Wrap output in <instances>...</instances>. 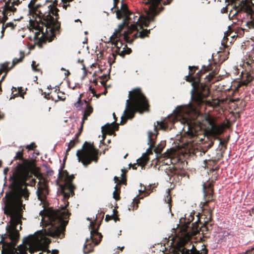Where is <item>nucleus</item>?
I'll list each match as a JSON object with an SVG mask.
<instances>
[{
    "instance_id": "nucleus-1",
    "label": "nucleus",
    "mask_w": 254,
    "mask_h": 254,
    "mask_svg": "<svg viewBox=\"0 0 254 254\" xmlns=\"http://www.w3.org/2000/svg\"><path fill=\"white\" fill-rule=\"evenodd\" d=\"M34 0H31L28 7L37 17L35 20H30L28 28L34 33L35 39H51L54 36V32L60 27L57 20L59 10L56 7V1L53 3L47 2L39 8H33Z\"/></svg>"
},
{
    "instance_id": "nucleus-37",
    "label": "nucleus",
    "mask_w": 254,
    "mask_h": 254,
    "mask_svg": "<svg viewBox=\"0 0 254 254\" xmlns=\"http://www.w3.org/2000/svg\"><path fill=\"white\" fill-rule=\"evenodd\" d=\"M110 74L108 73V71H107V74H104L102 76L100 77V78L102 79L101 81V84L103 85H105L106 84V82L110 78Z\"/></svg>"
},
{
    "instance_id": "nucleus-5",
    "label": "nucleus",
    "mask_w": 254,
    "mask_h": 254,
    "mask_svg": "<svg viewBox=\"0 0 254 254\" xmlns=\"http://www.w3.org/2000/svg\"><path fill=\"white\" fill-rule=\"evenodd\" d=\"M171 0H142V2L149 4V9L146 11V16H140L139 18L137 16L133 17L134 19V23L131 24L129 27L127 31L125 32L123 35L125 40L127 41V35L131 32L132 31L136 30L137 32L134 34L135 37L138 36L141 38L147 35L149 31L147 30H143L139 32L143 26H147L150 21L153 20V17L157 14V8L159 3L161 2L164 4H168L170 2Z\"/></svg>"
},
{
    "instance_id": "nucleus-53",
    "label": "nucleus",
    "mask_w": 254,
    "mask_h": 254,
    "mask_svg": "<svg viewBox=\"0 0 254 254\" xmlns=\"http://www.w3.org/2000/svg\"><path fill=\"white\" fill-rule=\"evenodd\" d=\"M207 250L206 248H203L201 250V252H199V254H207Z\"/></svg>"
},
{
    "instance_id": "nucleus-10",
    "label": "nucleus",
    "mask_w": 254,
    "mask_h": 254,
    "mask_svg": "<svg viewBox=\"0 0 254 254\" xmlns=\"http://www.w3.org/2000/svg\"><path fill=\"white\" fill-rule=\"evenodd\" d=\"M213 182H207L203 183V190L204 193V199L205 201L203 202V207L204 210L207 211L208 217H206L207 220L203 224L204 228H206L207 231L210 229L211 224L209 222L212 220V212L214 208V205L212 206L209 205V203L214 200V196L213 195Z\"/></svg>"
},
{
    "instance_id": "nucleus-50",
    "label": "nucleus",
    "mask_w": 254,
    "mask_h": 254,
    "mask_svg": "<svg viewBox=\"0 0 254 254\" xmlns=\"http://www.w3.org/2000/svg\"><path fill=\"white\" fill-rule=\"evenodd\" d=\"M36 180L35 179H32L30 181V183L29 184L28 183L29 185L28 186H31V187L34 186L36 184Z\"/></svg>"
},
{
    "instance_id": "nucleus-58",
    "label": "nucleus",
    "mask_w": 254,
    "mask_h": 254,
    "mask_svg": "<svg viewBox=\"0 0 254 254\" xmlns=\"http://www.w3.org/2000/svg\"><path fill=\"white\" fill-rule=\"evenodd\" d=\"M102 67L103 66L101 65V64L99 65V68L101 72H103L104 70L105 69V68H103Z\"/></svg>"
},
{
    "instance_id": "nucleus-34",
    "label": "nucleus",
    "mask_w": 254,
    "mask_h": 254,
    "mask_svg": "<svg viewBox=\"0 0 254 254\" xmlns=\"http://www.w3.org/2000/svg\"><path fill=\"white\" fill-rule=\"evenodd\" d=\"M37 147V145H36L35 142H32L29 145H26L24 146H19V148H23V149L25 148L28 150V151L30 150L35 151V149Z\"/></svg>"
},
{
    "instance_id": "nucleus-13",
    "label": "nucleus",
    "mask_w": 254,
    "mask_h": 254,
    "mask_svg": "<svg viewBox=\"0 0 254 254\" xmlns=\"http://www.w3.org/2000/svg\"><path fill=\"white\" fill-rule=\"evenodd\" d=\"M246 60L243 64L244 70L241 72V78L237 85V88L243 85L247 86L254 79V76L251 74V72L253 71L252 64L254 63V49H252Z\"/></svg>"
},
{
    "instance_id": "nucleus-38",
    "label": "nucleus",
    "mask_w": 254,
    "mask_h": 254,
    "mask_svg": "<svg viewBox=\"0 0 254 254\" xmlns=\"http://www.w3.org/2000/svg\"><path fill=\"white\" fill-rule=\"evenodd\" d=\"M84 104V100H82L81 99H80V98H78V100L77 102L74 103V105L77 109L80 110Z\"/></svg>"
},
{
    "instance_id": "nucleus-40",
    "label": "nucleus",
    "mask_w": 254,
    "mask_h": 254,
    "mask_svg": "<svg viewBox=\"0 0 254 254\" xmlns=\"http://www.w3.org/2000/svg\"><path fill=\"white\" fill-rule=\"evenodd\" d=\"M139 202L138 199H136L135 198L133 199V202H132V205H130V207H129L128 209L129 210L134 209H136L138 208V203Z\"/></svg>"
},
{
    "instance_id": "nucleus-15",
    "label": "nucleus",
    "mask_w": 254,
    "mask_h": 254,
    "mask_svg": "<svg viewBox=\"0 0 254 254\" xmlns=\"http://www.w3.org/2000/svg\"><path fill=\"white\" fill-rule=\"evenodd\" d=\"M124 50L122 51H120V49H117L115 51H113L111 55L108 58V62L110 65V68L108 69V73L109 74L111 70L112 64L115 62L116 56L120 55L123 58H124L126 55L130 54L132 51L131 49H123Z\"/></svg>"
},
{
    "instance_id": "nucleus-59",
    "label": "nucleus",
    "mask_w": 254,
    "mask_h": 254,
    "mask_svg": "<svg viewBox=\"0 0 254 254\" xmlns=\"http://www.w3.org/2000/svg\"><path fill=\"white\" fill-rule=\"evenodd\" d=\"M80 134H81L80 132H78V133H77L75 135V137L74 139H79L78 137L80 135Z\"/></svg>"
},
{
    "instance_id": "nucleus-6",
    "label": "nucleus",
    "mask_w": 254,
    "mask_h": 254,
    "mask_svg": "<svg viewBox=\"0 0 254 254\" xmlns=\"http://www.w3.org/2000/svg\"><path fill=\"white\" fill-rule=\"evenodd\" d=\"M129 99L126 101V109L122 117L121 124H125L127 119H132L136 112L142 113L149 108L148 101L140 88L129 91Z\"/></svg>"
},
{
    "instance_id": "nucleus-35",
    "label": "nucleus",
    "mask_w": 254,
    "mask_h": 254,
    "mask_svg": "<svg viewBox=\"0 0 254 254\" xmlns=\"http://www.w3.org/2000/svg\"><path fill=\"white\" fill-rule=\"evenodd\" d=\"M120 188H119L117 185L115 187V190L113 192V197L116 200L120 199Z\"/></svg>"
},
{
    "instance_id": "nucleus-20",
    "label": "nucleus",
    "mask_w": 254,
    "mask_h": 254,
    "mask_svg": "<svg viewBox=\"0 0 254 254\" xmlns=\"http://www.w3.org/2000/svg\"><path fill=\"white\" fill-rule=\"evenodd\" d=\"M118 128L119 125L118 124H114V123L111 124H107L104 127H102V132L103 134V139L105 138L106 134L112 135L114 132V131L118 130Z\"/></svg>"
},
{
    "instance_id": "nucleus-48",
    "label": "nucleus",
    "mask_w": 254,
    "mask_h": 254,
    "mask_svg": "<svg viewBox=\"0 0 254 254\" xmlns=\"http://www.w3.org/2000/svg\"><path fill=\"white\" fill-rule=\"evenodd\" d=\"M45 96L44 97L48 99H51L52 100L55 101V102H57L56 99H55L52 96H51L49 93L46 94L45 92L44 93Z\"/></svg>"
},
{
    "instance_id": "nucleus-57",
    "label": "nucleus",
    "mask_w": 254,
    "mask_h": 254,
    "mask_svg": "<svg viewBox=\"0 0 254 254\" xmlns=\"http://www.w3.org/2000/svg\"><path fill=\"white\" fill-rule=\"evenodd\" d=\"M51 254H59V251L57 250H54L52 251Z\"/></svg>"
},
{
    "instance_id": "nucleus-29",
    "label": "nucleus",
    "mask_w": 254,
    "mask_h": 254,
    "mask_svg": "<svg viewBox=\"0 0 254 254\" xmlns=\"http://www.w3.org/2000/svg\"><path fill=\"white\" fill-rule=\"evenodd\" d=\"M92 243L93 242L91 241L86 239V242L84 245L83 249L85 254H88L93 251V247L95 245H93Z\"/></svg>"
},
{
    "instance_id": "nucleus-2",
    "label": "nucleus",
    "mask_w": 254,
    "mask_h": 254,
    "mask_svg": "<svg viewBox=\"0 0 254 254\" xmlns=\"http://www.w3.org/2000/svg\"><path fill=\"white\" fill-rule=\"evenodd\" d=\"M59 179H64V184L61 187L62 192L65 200L69 198L70 196L74 194L75 186L72 184V181L74 179L73 175H69L66 170L59 173ZM68 202L61 210H56L48 212V214L43 219H47L46 224L51 225L52 228L50 231V235L53 237L63 238L64 236L65 227L67 224L70 213L66 209L68 205Z\"/></svg>"
},
{
    "instance_id": "nucleus-33",
    "label": "nucleus",
    "mask_w": 254,
    "mask_h": 254,
    "mask_svg": "<svg viewBox=\"0 0 254 254\" xmlns=\"http://www.w3.org/2000/svg\"><path fill=\"white\" fill-rule=\"evenodd\" d=\"M79 142V139H73L70 141V142L68 144V147L66 150L65 155L64 158V160L66 159V156L68 154V152L73 148L76 144H78Z\"/></svg>"
},
{
    "instance_id": "nucleus-55",
    "label": "nucleus",
    "mask_w": 254,
    "mask_h": 254,
    "mask_svg": "<svg viewBox=\"0 0 254 254\" xmlns=\"http://www.w3.org/2000/svg\"><path fill=\"white\" fill-rule=\"evenodd\" d=\"M89 90L90 91H91V93L93 94V95H95V90L91 86L89 87Z\"/></svg>"
},
{
    "instance_id": "nucleus-14",
    "label": "nucleus",
    "mask_w": 254,
    "mask_h": 254,
    "mask_svg": "<svg viewBox=\"0 0 254 254\" xmlns=\"http://www.w3.org/2000/svg\"><path fill=\"white\" fill-rule=\"evenodd\" d=\"M190 108L186 106H180L177 107L174 111L175 120L178 121L182 120L185 122H187L191 110H194L195 107L190 105Z\"/></svg>"
},
{
    "instance_id": "nucleus-3",
    "label": "nucleus",
    "mask_w": 254,
    "mask_h": 254,
    "mask_svg": "<svg viewBox=\"0 0 254 254\" xmlns=\"http://www.w3.org/2000/svg\"><path fill=\"white\" fill-rule=\"evenodd\" d=\"M189 75L185 76V79L191 83V100L196 106H199L205 103L209 106L216 107L221 102H225V100L218 98L212 99L211 101L206 100V98L209 96L210 91L207 85L200 82L201 77L203 74L202 68L196 74V71L198 69L197 66H189Z\"/></svg>"
},
{
    "instance_id": "nucleus-28",
    "label": "nucleus",
    "mask_w": 254,
    "mask_h": 254,
    "mask_svg": "<svg viewBox=\"0 0 254 254\" xmlns=\"http://www.w3.org/2000/svg\"><path fill=\"white\" fill-rule=\"evenodd\" d=\"M221 51L217 52V55L219 59V62H224L228 58V55L229 52L228 51H226V49H220Z\"/></svg>"
},
{
    "instance_id": "nucleus-56",
    "label": "nucleus",
    "mask_w": 254,
    "mask_h": 254,
    "mask_svg": "<svg viewBox=\"0 0 254 254\" xmlns=\"http://www.w3.org/2000/svg\"><path fill=\"white\" fill-rule=\"evenodd\" d=\"M5 72V74H4V75H3V76H2L1 79V80H0V83H1V82L4 80V78H5V76H6L7 73L8 72Z\"/></svg>"
},
{
    "instance_id": "nucleus-46",
    "label": "nucleus",
    "mask_w": 254,
    "mask_h": 254,
    "mask_svg": "<svg viewBox=\"0 0 254 254\" xmlns=\"http://www.w3.org/2000/svg\"><path fill=\"white\" fill-rule=\"evenodd\" d=\"M220 144L222 145V147L224 148V149H226L227 148V141L225 139H220Z\"/></svg>"
},
{
    "instance_id": "nucleus-19",
    "label": "nucleus",
    "mask_w": 254,
    "mask_h": 254,
    "mask_svg": "<svg viewBox=\"0 0 254 254\" xmlns=\"http://www.w3.org/2000/svg\"><path fill=\"white\" fill-rule=\"evenodd\" d=\"M48 187V183L45 184L44 181L43 185H40L38 187L37 190L38 198L41 201L46 198L47 195L49 193Z\"/></svg>"
},
{
    "instance_id": "nucleus-61",
    "label": "nucleus",
    "mask_w": 254,
    "mask_h": 254,
    "mask_svg": "<svg viewBox=\"0 0 254 254\" xmlns=\"http://www.w3.org/2000/svg\"><path fill=\"white\" fill-rule=\"evenodd\" d=\"M113 115L114 118L115 119V121L113 123H114V124H115V122L117 121V118L116 117L115 114L114 113H113Z\"/></svg>"
},
{
    "instance_id": "nucleus-52",
    "label": "nucleus",
    "mask_w": 254,
    "mask_h": 254,
    "mask_svg": "<svg viewBox=\"0 0 254 254\" xmlns=\"http://www.w3.org/2000/svg\"><path fill=\"white\" fill-rule=\"evenodd\" d=\"M78 62L79 63H80V64H82V66H83L82 69L85 70V65L83 64L84 60L83 59H79L78 60Z\"/></svg>"
},
{
    "instance_id": "nucleus-49",
    "label": "nucleus",
    "mask_w": 254,
    "mask_h": 254,
    "mask_svg": "<svg viewBox=\"0 0 254 254\" xmlns=\"http://www.w3.org/2000/svg\"><path fill=\"white\" fill-rule=\"evenodd\" d=\"M115 220V217H114V215H106L105 217V221L108 222L111 220Z\"/></svg>"
},
{
    "instance_id": "nucleus-18",
    "label": "nucleus",
    "mask_w": 254,
    "mask_h": 254,
    "mask_svg": "<svg viewBox=\"0 0 254 254\" xmlns=\"http://www.w3.org/2000/svg\"><path fill=\"white\" fill-rule=\"evenodd\" d=\"M90 238L91 241L94 243V245H98L101 241L102 235L98 231V229L95 228V223L93 222H91L90 225Z\"/></svg>"
},
{
    "instance_id": "nucleus-62",
    "label": "nucleus",
    "mask_w": 254,
    "mask_h": 254,
    "mask_svg": "<svg viewBox=\"0 0 254 254\" xmlns=\"http://www.w3.org/2000/svg\"><path fill=\"white\" fill-rule=\"evenodd\" d=\"M4 117V114L1 113L0 111V120L3 119Z\"/></svg>"
},
{
    "instance_id": "nucleus-17",
    "label": "nucleus",
    "mask_w": 254,
    "mask_h": 254,
    "mask_svg": "<svg viewBox=\"0 0 254 254\" xmlns=\"http://www.w3.org/2000/svg\"><path fill=\"white\" fill-rule=\"evenodd\" d=\"M19 3V0H16L12 1H11V0H9L8 1L5 2L4 9L2 12L3 18L1 21L2 22H4L7 19V17L6 15L7 14V12L8 11L14 12L15 11L16 8L14 7V5H18Z\"/></svg>"
},
{
    "instance_id": "nucleus-54",
    "label": "nucleus",
    "mask_w": 254,
    "mask_h": 254,
    "mask_svg": "<svg viewBox=\"0 0 254 254\" xmlns=\"http://www.w3.org/2000/svg\"><path fill=\"white\" fill-rule=\"evenodd\" d=\"M129 166H131L132 168H133V169H134V170H136L137 169V167L138 166V164H137V163L136 164H134L133 165L130 164Z\"/></svg>"
},
{
    "instance_id": "nucleus-22",
    "label": "nucleus",
    "mask_w": 254,
    "mask_h": 254,
    "mask_svg": "<svg viewBox=\"0 0 254 254\" xmlns=\"http://www.w3.org/2000/svg\"><path fill=\"white\" fill-rule=\"evenodd\" d=\"M84 102L85 107L83 108L82 123H84V122L87 120L88 117L93 112V108L91 104L85 100H84Z\"/></svg>"
},
{
    "instance_id": "nucleus-23",
    "label": "nucleus",
    "mask_w": 254,
    "mask_h": 254,
    "mask_svg": "<svg viewBox=\"0 0 254 254\" xmlns=\"http://www.w3.org/2000/svg\"><path fill=\"white\" fill-rule=\"evenodd\" d=\"M218 159H212L205 160L204 161L205 167L209 169L210 172H214L219 169V167L217 165Z\"/></svg>"
},
{
    "instance_id": "nucleus-36",
    "label": "nucleus",
    "mask_w": 254,
    "mask_h": 254,
    "mask_svg": "<svg viewBox=\"0 0 254 254\" xmlns=\"http://www.w3.org/2000/svg\"><path fill=\"white\" fill-rule=\"evenodd\" d=\"M164 147V143H161L158 144L156 147L154 146V151L157 154L161 153V152L162 151Z\"/></svg>"
},
{
    "instance_id": "nucleus-21",
    "label": "nucleus",
    "mask_w": 254,
    "mask_h": 254,
    "mask_svg": "<svg viewBox=\"0 0 254 254\" xmlns=\"http://www.w3.org/2000/svg\"><path fill=\"white\" fill-rule=\"evenodd\" d=\"M193 220V216L191 214H190L189 218L187 219L186 215L184 220V224L183 225L182 228L181 229L182 232L185 233L186 231L188 232H191L192 231H195L196 233L197 231L193 230V228L194 226V224H191L192 227H190V222Z\"/></svg>"
},
{
    "instance_id": "nucleus-7",
    "label": "nucleus",
    "mask_w": 254,
    "mask_h": 254,
    "mask_svg": "<svg viewBox=\"0 0 254 254\" xmlns=\"http://www.w3.org/2000/svg\"><path fill=\"white\" fill-rule=\"evenodd\" d=\"M175 151L174 149L167 150L163 156L156 160V166H158L159 170H165L167 175L170 177L169 182H179L184 174V171L178 167V165L173 164L172 160Z\"/></svg>"
},
{
    "instance_id": "nucleus-30",
    "label": "nucleus",
    "mask_w": 254,
    "mask_h": 254,
    "mask_svg": "<svg viewBox=\"0 0 254 254\" xmlns=\"http://www.w3.org/2000/svg\"><path fill=\"white\" fill-rule=\"evenodd\" d=\"M20 57L19 59L14 58L12 60V63L11 66H9V64L8 65V68H9V71L13 68L16 64H18L20 62H21L25 57L24 53L23 52L20 51Z\"/></svg>"
},
{
    "instance_id": "nucleus-32",
    "label": "nucleus",
    "mask_w": 254,
    "mask_h": 254,
    "mask_svg": "<svg viewBox=\"0 0 254 254\" xmlns=\"http://www.w3.org/2000/svg\"><path fill=\"white\" fill-rule=\"evenodd\" d=\"M11 90L12 94H13L14 97L20 96V97L23 98L24 92L22 87H18V88L17 89L16 88L13 87Z\"/></svg>"
},
{
    "instance_id": "nucleus-8",
    "label": "nucleus",
    "mask_w": 254,
    "mask_h": 254,
    "mask_svg": "<svg viewBox=\"0 0 254 254\" xmlns=\"http://www.w3.org/2000/svg\"><path fill=\"white\" fill-rule=\"evenodd\" d=\"M15 153L13 161L19 160L16 163V166L12 168L10 176H13L16 180L23 181L30 174L31 171L35 168V161L32 159L24 158V149L20 148Z\"/></svg>"
},
{
    "instance_id": "nucleus-44",
    "label": "nucleus",
    "mask_w": 254,
    "mask_h": 254,
    "mask_svg": "<svg viewBox=\"0 0 254 254\" xmlns=\"http://www.w3.org/2000/svg\"><path fill=\"white\" fill-rule=\"evenodd\" d=\"M112 215H114V217H115V222H117V221L120 220V218H119L118 211L116 209H113Z\"/></svg>"
},
{
    "instance_id": "nucleus-60",
    "label": "nucleus",
    "mask_w": 254,
    "mask_h": 254,
    "mask_svg": "<svg viewBox=\"0 0 254 254\" xmlns=\"http://www.w3.org/2000/svg\"><path fill=\"white\" fill-rule=\"evenodd\" d=\"M83 124H84V123H82V122H81V127H80V128L79 129V132H80V133H81V132L82 131Z\"/></svg>"
},
{
    "instance_id": "nucleus-24",
    "label": "nucleus",
    "mask_w": 254,
    "mask_h": 254,
    "mask_svg": "<svg viewBox=\"0 0 254 254\" xmlns=\"http://www.w3.org/2000/svg\"><path fill=\"white\" fill-rule=\"evenodd\" d=\"M32 175H34L37 179L39 180L38 185H43L44 181L45 184L48 183L45 178L43 177V175L39 172V169L36 166V163L35 168L33 169V170L31 171L30 172L29 177H28V180L32 177Z\"/></svg>"
},
{
    "instance_id": "nucleus-51",
    "label": "nucleus",
    "mask_w": 254,
    "mask_h": 254,
    "mask_svg": "<svg viewBox=\"0 0 254 254\" xmlns=\"http://www.w3.org/2000/svg\"><path fill=\"white\" fill-rule=\"evenodd\" d=\"M35 62L33 61L32 64V67L34 70L37 71H39V69L37 68V65H35Z\"/></svg>"
},
{
    "instance_id": "nucleus-9",
    "label": "nucleus",
    "mask_w": 254,
    "mask_h": 254,
    "mask_svg": "<svg viewBox=\"0 0 254 254\" xmlns=\"http://www.w3.org/2000/svg\"><path fill=\"white\" fill-rule=\"evenodd\" d=\"M100 153L94 145L93 142L85 141L81 149L76 152V156L79 162L87 167L92 162L97 163Z\"/></svg>"
},
{
    "instance_id": "nucleus-41",
    "label": "nucleus",
    "mask_w": 254,
    "mask_h": 254,
    "mask_svg": "<svg viewBox=\"0 0 254 254\" xmlns=\"http://www.w3.org/2000/svg\"><path fill=\"white\" fill-rule=\"evenodd\" d=\"M57 102L59 100L64 101L65 99V96L64 92H61L59 90L57 92Z\"/></svg>"
},
{
    "instance_id": "nucleus-12",
    "label": "nucleus",
    "mask_w": 254,
    "mask_h": 254,
    "mask_svg": "<svg viewBox=\"0 0 254 254\" xmlns=\"http://www.w3.org/2000/svg\"><path fill=\"white\" fill-rule=\"evenodd\" d=\"M116 16L118 19L124 18L123 24L119 26L118 29L115 30L113 35L111 37L112 42L115 45L114 48H118L122 46V43L118 39L119 36H121V32L124 25L127 24L128 19H131V17H129V12L125 4H122L121 9L116 12Z\"/></svg>"
},
{
    "instance_id": "nucleus-39",
    "label": "nucleus",
    "mask_w": 254,
    "mask_h": 254,
    "mask_svg": "<svg viewBox=\"0 0 254 254\" xmlns=\"http://www.w3.org/2000/svg\"><path fill=\"white\" fill-rule=\"evenodd\" d=\"M165 201L167 203L169 204V207L170 209L171 207V206H172L171 205L172 197L170 195V192L169 190H168L167 195H166V196L165 198Z\"/></svg>"
},
{
    "instance_id": "nucleus-27",
    "label": "nucleus",
    "mask_w": 254,
    "mask_h": 254,
    "mask_svg": "<svg viewBox=\"0 0 254 254\" xmlns=\"http://www.w3.org/2000/svg\"><path fill=\"white\" fill-rule=\"evenodd\" d=\"M148 144L149 145V148L147 150L146 153L145 154L148 155L152 154V150L154 149V145L155 144V139L154 137L152 136V134L151 132H148Z\"/></svg>"
},
{
    "instance_id": "nucleus-43",
    "label": "nucleus",
    "mask_w": 254,
    "mask_h": 254,
    "mask_svg": "<svg viewBox=\"0 0 254 254\" xmlns=\"http://www.w3.org/2000/svg\"><path fill=\"white\" fill-rule=\"evenodd\" d=\"M7 27H9L10 28V29H12L14 28V25L11 22L6 23L4 26V25H3L2 28L1 32L3 33L4 32V29Z\"/></svg>"
},
{
    "instance_id": "nucleus-64",
    "label": "nucleus",
    "mask_w": 254,
    "mask_h": 254,
    "mask_svg": "<svg viewBox=\"0 0 254 254\" xmlns=\"http://www.w3.org/2000/svg\"><path fill=\"white\" fill-rule=\"evenodd\" d=\"M93 83L95 84V85H97V83H98V81L97 80V79H94L93 81Z\"/></svg>"
},
{
    "instance_id": "nucleus-31",
    "label": "nucleus",
    "mask_w": 254,
    "mask_h": 254,
    "mask_svg": "<svg viewBox=\"0 0 254 254\" xmlns=\"http://www.w3.org/2000/svg\"><path fill=\"white\" fill-rule=\"evenodd\" d=\"M148 156L147 154H144L141 157L137 160L138 166H145L148 161Z\"/></svg>"
},
{
    "instance_id": "nucleus-16",
    "label": "nucleus",
    "mask_w": 254,
    "mask_h": 254,
    "mask_svg": "<svg viewBox=\"0 0 254 254\" xmlns=\"http://www.w3.org/2000/svg\"><path fill=\"white\" fill-rule=\"evenodd\" d=\"M203 74H204L207 71H210L208 75L205 76L206 82H210L212 78L216 75L219 70V66L217 65L216 63H211L208 66H202Z\"/></svg>"
},
{
    "instance_id": "nucleus-45",
    "label": "nucleus",
    "mask_w": 254,
    "mask_h": 254,
    "mask_svg": "<svg viewBox=\"0 0 254 254\" xmlns=\"http://www.w3.org/2000/svg\"><path fill=\"white\" fill-rule=\"evenodd\" d=\"M103 51L104 50H96L95 52H98L99 53H97V60H99V59H102L103 57Z\"/></svg>"
},
{
    "instance_id": "nucleus-25",
    "label": "nucleus",
    "mask_w": 254,
    "mask_h": 254,
    "mask_svg": "<svg viewBox=\"0 0 254 254\" xmlns=\"http://www.w3.org/2000/svg\"><path fill=\"white\" fill-rule=\"evenodd\" d=\"M154 131H149L148 132H151L152 136L155 138H156L158 134V131L160 129H166L167 128V125L163 122H156L154 125Z\"/></svg>"
},
{
    "instance_id": "nucleus-42",
    "label": "nucleus",
    "mask_w": 254,
    "mask_h": 254,
    "mask_svg": "<svg viewBox=\"0 0 254 254\" xmlns=\"http://www.w3.org/2000/svg\"><path fill=\"white\" fill-rule=\"evenodd\" d=\"M188 135L190 138H192L197 136V133L195 131H193V129H190L189 127V130L188 131Z\"/></svg>"
},
{
    "instance_id": "nucleus-26",
    "label": "nucleus",
    "mask_w": 254,
    "mask_h": 254,
    "mask_svg": "<svg viewBox=\"0 0 254 254\" xmlns=\"http://www.w3.org/2000/svg\"><path fill=\"white\" fill-rule=\"evenodd\" d=\"M208 122L211 125V131L215 135H219L222 133L223 130L222 126L216 125L213 119L211 118L209 119Z\"/></svg>"
},
{
    "instance_id": "nucleus-63",
    "label": "nucleus",
    "mask_w": 254,
    "mask_h": 254,
    "mask_svg": "<svg viewBox=\"0 0 254 254\" xmlns=\"http://www.w3.org/2000/svg\"><path fill=\"white\" fill-rule=\"evenodd\" d=\"M198 152V148L196 149V150H194L193 152H192L193 154H194L195 155L196 154V153Z\"/></svg>"
},
{
    "instance_id": "nucleus-47",
    "label": "nucleus",
    "mask_w": 254,
    "mask_h": 254,
    "mask_svg": "<svg viewBox=\"0 0 254 254\" xmlns=\"http://www.w3.org/2000/svg\"><path fill=\"white\" fill-rule=\"evenodd\" d=\"M114 180L116 183H118L119 184H124V182H126V180H124L123 179H122V180H120L117 176L114 177Z\"/></svg>"
},
{
    "instance_id": "nucleus-11",
    "label": "nucleus",
    "mask_w": 254,
    "mask_h": 254,
    "mask_svg": "<svg viewBox=\"0 0 254 254\" xmlns=\"http://www.w3.org/2000/svg\"><path fill=\"white\" fill-rule=\"evenodd\" d=\"M196 233L195 231H186L185 233H181L178 242V250L181 254H199V251L195 249L190 241L191 237Z\"/></svg>"
},
{
    "instance_id": "nucleus-4",
    "label": "nucleus",
    "mask_w": 254,
    "mask_h": 254,
    "mask_svg": "<svg viewBox=\"0 0 254 254\" xmlns=\"http://www.w3.org/2000/svg\"><path fill=\"white\" fill-rule=\"evenodd\" d=\"M29 177V175L23 181L16 180L13 176L10 177L11 190L5 195V213L12 214L15 211L21 209L22 207H24L22 197H24L25 199L28 198L29 192L26 187L29 185L27 183Z\"/></svg>"
}]
</instances>
